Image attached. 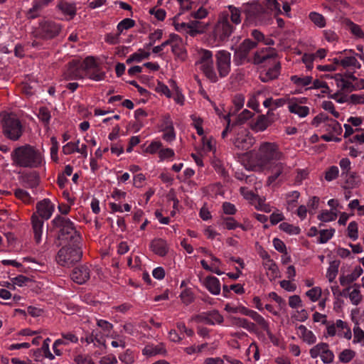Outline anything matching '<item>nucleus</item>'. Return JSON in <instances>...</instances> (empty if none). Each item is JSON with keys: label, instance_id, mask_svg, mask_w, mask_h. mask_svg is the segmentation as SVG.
Here are the masks:
<instances>
[{"label": "nucleus", "instance_id": "nucleus-1", "mask_svg": "<svg viewBox=\"0 0 364 364\" xmlns=\"http://www.w3.org/2000/svg\"><path fill=\"white\" fill-rule=\"evenodd\" d=\"M14 164L24 168H37L42 164L41 153L29 144L16 148L11 154Z\"/></svg>", "mask_w": 364, "mask_h": 364}, {"label": "nucleus", "instance_id": "nucleus-2", "mask_svg": "<svg viewBox=\"0 0 364 364\" xmlns=\"http://www.w3.org/2000/svg\"><path fill=\"white\" fill-rule=\"evenodd\" d=\"M277 56V53L275 50L272 48H266L259 51H257L254 55L253 63L255 65H259L267 61L273 60L272 67L269 68L264 73H261L259 79L263 82H267L269 80L277 79L281 70V63L279 61H275V58Z\"/></svg>", "mask_w": 364, "mask_h": 364}, {"label": "nucleus", "instance_id": "nucleus-3", "mask_svg": "<svg viewBox=\"0 0 364 364\" xmlns=\"http://www.w3.org/2000/svg\"><path fill=\"white\" fill-rule=\"evenodd\" d=\"M81 236L77 231L70 237V243L62 247L57 254L58 262L62 266H68L78 262L82 257V251L78 244Z\"/></svg>", "mask_w": 364, "mask_h": 364}, {"label": "nucleus", "instance_id": "nucleus-4", "mask_svg": "<svg viewBox=\"0 0 364 364\" xmlns=\"http://www.w3.org/2000/svg\"><path fill=\"white\" fill-rule=\"evenodd\" d=\"M4 135L12 141H17L23 134V127L20 120L13 114L4 115L1 120Z\"/></svg>", "mask_w": 364, "mask_h": 364}, {"label": "nucleus", "instance_id": "nucleus-5", "mask_svg": "<svg viewBox=\"0 0 364 364\" xmlns=\"http://www.w3.org/2000/svg\"><path fill=\"white\" fill-rule=\"evenodd\" d=\"M282 153L279 151L278 146L274 143L262 144L257 154V163L261 167L266 166L272 160H279Z\"/></svg>", "mask_w": 364, "mask_h": 364}, {"label": "nucleus", "instance_id": "nucleus-6", "mask_svg": "<svg viewBox=\"0 0 364 364\" xmlns=\"http://www.w3.org/2000/svg\"><path fill=\"white\" fill-rule=\"evenodd\" d=\"M257 43L250 39H245L237 48L235 50L234 60L235 63L239 65H242L247 59L250 51L256 48Z\"/></svg>", "mask_w": 364, "mask_h": 364}, {"label": "nucleus", "instance_id": "nucleus-7", "mask_svg": "<svg viewBox=\"0 0 364 364\" xmlns=\"http://www.w3.org/2000/svg\"><path fill=\"white\" fill-rule=\"evenodd\" d=\"M83 73L81 61L79 60H73L68 64V68L63 73V77L66 80L82 79L85 76L83 75Z\"/></svg>", "mask_w": 364, "mask_h": 364}, {"label": "nucleus", "instance_id": "nucleus-8", "mask_svg": "<svg viewBox=\"0 0 364 364\" xmlns=\"http://www.w3.org/2000/svg\"><path fill=\"white\" fill-rule=\"evenodd\" d=\"M233 29V26L228 21L227 15L218 21L215 28V35H218L220 41L223 42L231 36Z\"/></svg>", "mask_w": 364, "mask_h": 364}, {"label": "nucleus", "instance_id": "nucleus-9", "mask_svg": "<svg viewBox=\"0 0 364 364\" xmlns=\"http://www.w3.org/2000/svg\"><path fill=\"white\" fill-rule=\"evenodd\" d=\"M41 31L39 35L45 39H50L58 36L61 30L60 25L51 22L45 21L40 24Z\"/></svg>", "mask_w": 364, "mask_h": 364}, {"label": "nucleus", "instance_id": "nucleus-10", "mask_svg": "<svg viewBox=\"0 0 364 364\" xmlns=\"http://www.w3.org/2000/svg\"><path fill=\"white\" fill-rule=\"evenodd\" d=\"M36 209L39 217L42 219L48 220L54 210V206L49 199L45 198L37 203Z\"/></svg>", "mask_w": 364, "mask_h": 364}, {"label": "nucleus", "instance_id": "nucleus-11", "mask_svg": "<svg viewBox=\"0 0 364 364\" xmlns=\"http://www.w3.org/2000/svg\"><path fill=\"white\" fill-rule=\"evenodd\" d=\"M71 279L75 283L82 284L90 279V269L86 266L75 268L71 274Z\"/></svg>", "mask_w": 364, "mask_h": 364}, {"label": "nucleus", "instance_id": "nucleus-12", "mask_svg": "<svg viewBox=\"0 0 364 364\" xmlns=\"http://www.w3.org/2000/svg\"><path fill=\"white\" fill-rule=\"evenodd\" d=\"M19 179L26 188H33L39 185L40 177L36 171L22 174Z\"/></svg>", "mask_w": 364, "mask_h": 364}, {"label": "nucleus", "instance_id": "nucleus-13", "mask_svg": "<svg viewBox=\"0 0 364 364\" xmlns=\"http://www.w3.org/2000/svg\"><path fill=\"white\" fill-rule=\"evenodd\" d=\"M225 310L227 311L228 312H231L234 314L240 312L243 315L251 317L254 321L258 320L259 318V314H257L256 311L253 310L248 309L245 306H242L232 307L229 304H227L225 305Z\"/></svg>", "mask_w": 364, "mask_h": 364}, {"label": "nucleus", "instance_id": "nucleus-14", "mask_svg": "<svg viewBox=\"0 0 364 364\" xmlns=\"http://www.w3.org/2000/svg\"><path fill=\"white\" fill-rule=\"evenodd\" d=\"M75 225L73 223V225H70L69 228H65L64 230H61V231H58V235L56 237L55 243L57 247H60L63 245L62 241H67L70 243V237L71 235L75 234Z\"/></svg>", "mask_w": 364, "mask_h": 364}, {"label": "nucleus", "instance_id": "nucleus-15", "mask_svg": "<svg viewBox=\"0 0 364 364\" xmlns=\"http://www.w3.org/2000/svg\"><path fill=\"white\" fill-rule=\"evenodd\" d=\"M204 286L213 294L218 295L220 292V284L218 279L213 276H208L203 282Z\"/></svg>", "mask_w": 364, "mask_h": 364}, {"label": "nucleus", "instance_id": "nucleus-16", "mask_svg": "<svg viewBox=\"0 0 364 364\" xmlns=\"http://www.w3.org/2000/svg\"><path fill=\"white\" fill-rule=\"evenodd\" d=\"M32 228L34 233V238L37 243H39L41 239L43 221L40 219L36 213L31 216Z\"/></svg>", "mask_w": 364, "mask_h": 364}, {"label": "nucleus", "instance_id": "nucleus-17", "mask_svg": "<svg viewBox=\"0 0 364 364\" xmlns=\"http://www.w3.org/2000/svg\"><path fill=\"white\" fill-rule=\"evenodd\" d=\"M150 248L156 255L164 257L168 252L167 244L162 239L153 240L150 244Z\"/></svg>", "mask_w": 364, "mask_h": 364}, {"label": "nucleus", "instance_id": "nucleus-18", "mask_svg": "<svg viewBox=\"0 0 364 364\" xmlns=\"http://www.w3.org/2000/svg\"><path fill=\"white\" fill-rule=\"evenodd\" d=\"M363 273V269L360 266H357L353 272L347 276L341 275L339 278L340 284L342 286H346L355 281Z\"/></svg>", "mask_w": 364, "mask_h": 364}, {"label": "nucleus", "instance_id": "nucleus-19", "mask_svg": "<svg viewBox=\"0 0 364 364\" xmlns=\"http://www.w3.org/2000/svg\"><path fill=\"white\" fill-rule=\"evenodd\" d=\"M284 169V165L282 163H277L271 165L268 170L271 172V174L267 178V183L269 186L282 173Z\"/></svg>", "mask_w": 364, "mask_h": 364}, {"label": "nucleus", "instance_id": "nucleus-20", "mask_svg": "<svg viewBox=\"0 0 364 364\" xmlns=\"http://www.w3.org/2000/svg\"><path fill=\"white\" fill-rule=\"evenodd\" d=\"M343 24L346 27V28L349 30L351 32V33L354 35L355 37L358 38H364V33L362 31L361 28L358 25L353 23L350 19L345 18L343 21Z\"/></svg>", "mask_w": 364, "mask_h": 364}, {"label": "nucleus", "instance_id": "nucleus-21", "mask_svg": "<svg viewBox=\"0 0 364 364\" xmlns=\"http://www.w3.org/2000/svg\"><path fill=\"white\" fill-rule=\"evenodd\" d=\"M53 225V229H59L58 231H61V230H64L65 228H69L70 225H73V222L69 219L61 215H58L55 217L51 222Z\"/></svg>", "mask_w": 364, "mask_h": 364}, {"label": "nucleus", "instance_id": "nucleus-22", "mask_svg": "<svg viewBox=\"0 0 364 364\" xmlns=\"http://www.w3.org/2000/svg\"><path fill=\"white\" fill-rule=\"evenodd\" d=\"M270 124L271 122L268 119L267 116L264 114H261L257 117L256 122L254 124H251V129L264 131Z\"/></svg>", "mask_w": 364, "mask_h": 364}, {"label": "nucleus", "instance_id": "nucleus-23", "mask_svg": "<svg viewBox=\"0 0 364 364\" xmlns=\"http://www.w3.org/2000/svg\"><path fill=\"white\" fill-rule=\"evenodd\" d=\"M340 260H333L330 262L329 267L327 269V274L326 277L328 279L329 282H333V280L336 279L338 272V267L340 265Z\"/></svg>", "mask_w": 364, "mask_h": 364}, {"label": "nucleus", "instance_id": "nucleus-24", "mask_svg": "<svg viewBox=\"0 0 364 364\" xmlns=\"http://www.w3.org/2000/svg\"><path fill=\"white\" fill-rule=\"evenodd\" d=\"M166 350L163 347V344L161 343L160 346H157L155 347L146 346L143 350V354L146 355L148 356H154L157 354H166Z\"/></svg>", "mask_w": 364, "mask_h": 364}, {"label": "nucleus", "instance_id": "nucleus-25", "mask_svg": "<svg viewBox=\"0 0 364 364\" xmlns=\"http://www.w3.org/2000/svg\"><path fill=\"white\" fill-rule=\"evenodd\" d=\"M290 112L299 115L300 117H304L308 115L309 108L306 106H301L296 103L292 104L289 106Z\"/></svg>", "mask_w": 364, "mask_h": 364}, {"label": "nucleus", "instance_id": "nucleus-26", "mask_svg": "<svg viewBox=\"0 0 364 364\" xmlns=\"http://www.w3.org/2000/svg\"><path fill=\"white\" fill-rule=\"evenodd\" d=\"M58 7L63 14L70 16L71 18H73L76 14V8L73 4L60 2L58 5Z\"/></svg>", "mask_w": 364, "mask_h": 364}, {"label": "nucleus", "instance_id": "nucleus-27", "mask_svg": "<svg viewBox=\"0 0 364 364\" xmlns=\"http://www.w3.org/2000/svg\"><path fill=\"white\" fill-rule=\"evenodd\" d=\"M201 69L205 74V75L213 82H216L218 81V77L214 71L213 65L210 62L209 64H205V65H202Z\"/></svg>", "mask_w": 364, "mask_h": 364}, {"label": "nucleus", "instance_id": "nucleus-28", "mask_svg": "<svg viewBox=\"0 0 364 364\" xmlns=\"http://www.w3.org/2000/svg\"><path fill=\"white\" fill-rule=\"evenodd\" d=\"M326 131L329 134L336 133L341 134L342 132V127L339 122L335 119H331L328 123L325 124Z\"/></svg>", "mask_w": 364, "mask_h": 364}, {"label": "nucleus", "instance_id": "nucleus-29", "mask_svg": "<svg viewBox=\"0 0 364 364\" xmlns=\"http://www.w3.org/2000/svg\"><path fill=\"white\" fill-rule=\"evenodd\" d=\"M200 53H201V56L200 60L196 62V65L201 64L202 65H205V64L210 63V62L213 64V53L211 51L205 49H201Z\"/></svg>", "mask_w": 364, "mask_h": 364}, {"label": "nucleus", "instance_id": "nucleus-30", "mask_svg": "<svg viewBox=\"0 0 364 364\" xmlns=\"http://www.w3.org/2000/svg\"><path fill=\"white\" fill-rule=\"evenodd\" d=\"M81 65L82 68V70L85 73V75H87V71L91 68H97L98 67L97 63L95 62V59L92 56H88L85 58V60L81 62Z\"/></svg>", "mask_w": 364, "mask_h": 364}, {"label": "nucleus", "instance_id": "nucleus-31", "mask_svg": "<svg viewBox=\"0 0 364 364\" xmlns=\"http://www.w3.org/2000/svg\"><path fill=\"white\" fill-rule=\"evenodd\" d=\"M139 51L141 53H134L126 60V63L130 64L134 61L141 62L143 59L148 58L150 55L149 52L143 51L141 49H139Z\"/></svg>", "mask_w": 364, "mask_h": 364}, {"label": "nucleus", "instance_id": "nucleus-32", "mask_svg": "<svg viewBox=\"0 0 364 364\" xmlns=\"http://www.w3.org/2000/svg\"><path fill=\"white\" fill-rule=\"evenodd\" d=\"M259 318L258 320H255V321H256L261 326V328L266 331L271 341L274 343V340H276V338L269 329V323L261 315H259Z\"/></svg>", "mask_w": 364, "mask_h": 364}, {"label": "nucleus", "instance_id": "nucleus-33", "mask_svg": "<svg viewBox=\"0 0 364 364\" xmlns=\"http://www.w3.org/2000/svg\"><path fill=\"white\" fill-rule=\"evenodd\" d=\"M254 114L248 109H244L237 117L236 121L231 125L232 127L236 125H241L244 124L248 119L251 118Z\"/></svg>", "mask_w": 364, "mask_h": 364}, {"label": "nucleus", "instance_id": "nucleus-34", "mask_svg": "<svg viewBox=\"0 0 364 364\" xmlns=\"http://www.w3.org/2000/svg\"><path fill=\"white\" fill-rule=\"evenodd\" d=\"M279 228L282 231L288 233V234H294L299 235L300 233V228L298 226H294L291 224L284 222L279 225Z\"/></svg>", "mask_w": 364, "mask_h": 364}, {"label": "nucleus", "instance_id": "nucleus-35", "mask_svg": "<svg viewBox=\"0 0 364 364\" xmlns=\"http://www.w3.org/2000/svg\"><path fill=\"white\" fill-rule=\"evenodd\" d=\"M291 81L296 85L307 86L312 82L311 76H305L304 77H298L297 75H292Z\"/></svg>", "mask_w": 364, "mask_h": 364}, {"label": "nucleus", "instance_id": "nucleus-36", "mask_svg": "<svg viewBox=\"0 0 364 364\" xmlns=\"http://www.w3.org/2000/svg\"><path fill=\"white\" fill-rule=\"evenodd\" d=\"M180 298L182 301V302L188 305L191 304L194 299V295L192 291L190 289H184L180 294Z\"/></svg>", "mask_w": 364, "mask_h": 364}, {"label": "nucleus", "instance_id": "nucleus-37", "mask_svg": "<svg viewBox=\"0 0 364 364\" xmlns=\"http://www.w3.org/2000/svg\"><path fill=\"white\" fill-rule=\"evenodd\" d=\"M309 18L315 25L320 28L324 27L326 25L325 18L321 14L316 12H311L309 14Z\"/></svg>", "mask_w": 364, "mask_h": 364}, {"label": "nucleus", "instance_id": "nucleus-38", "mask_svg": "<svg viewBox=\"0 0 364 364\" xmlns=\"http://www.w3.org/2000/svg\"><path fill=\"white\" fill-rule=\"evenodd\" d=\"M340 65H342L344 68L349 66H353L357 68H360L361 67L357 59L353 56L346 57L345 58L342 59L340 62Z\"/></svg>", "mask_w": 364, "mask_h": 364}, {"label": "nucleus", "instance_id": "nucleus-39", "mask_svg": "<svg viewBox=\"0 0 364 364\" xmlns=\"http://www.w3.org/2000/svg\"><path fill=\"white\" fill-rule=\"evenodd\" d=\"M135 26V21L132 18H124L120 21L117 25V31L121 33L123 30H127Z\"/></svg>", "mask_w": 364, "mask_h": 364}, {"label": "nucleus", "instance_id": "nucleus-40", "mask_svg": "<svg viewBox=\"0 0 364 364\" xmlns=\"http://www.w3.org/2000/svg\"><path fill=\"white\" fill-rule=\"evenodd\" d=\"M216 63L230 65V54L225 50L218 51L216 54Z\"/></svg>", "mask_w": 364, "mask_h": 364}, {"label": "nucleus", "instance_id": "nucleus-41", "mask_svg": "<svg viewBox=\"0 0 364 364\" xmlns=\"http://www.w3.org/2000/svg\"><path fill=\"white\" fill-rule=\"evenodd\" d=\"M335 232V230L333 228H331L329 230H321L319 231L320 237L318 238V242L320 243H326L330 240Z\"/></svg>", "mask_w": 364, "mask_h": 364}, {"label": "nucleus", "instance_id": "nucleus-42", "mask_svg": "<svg viewBox=\"0 0 364 364\" xmlns=\"http://www.w3.org/2000/svg\"><path fill=\"white\" fill-rule=\"evenodd\" d=\"M337 218V213L333 211L325 210L318 215V219L322 222H330L335 220Z\"/></svg>", "mask_w": 364, "mask_h": 364}, {"label": "nucleus", "instance_id": "nucleus-43", "mask_svg": "<svg viewBox=\"0 0 364 364\" xmlns=\"http://www.w3.org/2000/svg\"><path fill=\"white\" fill-rule=\"evenodd\" d=\"M355 355V353L350 349L343 350L339 355V360L341 362L347 363L350 362Z\"/></svg>", "mask_w": 364, "mask_h": 364}, {"label": "nucleus", "instance_id": "nucleus-44", "mask_svg": "<svg viewBox=\"0 0 364 364\" xmlns=\"http://www.w3.org/2000/svg\"><path fill=\"white\" fill-rule=\"evenodd\" d=\"M43 3L41 1H36L33 7L29 9L27 13V18L30 19H33L38 16L37 12L41 10L43 6Z\"/></svg>", "mask_w": 364, "mask_h": 364}, {"label": "nucleus", "instance_id": "nucleus-45", "mask_svg": "<svg viewBox=\"0 0 364 364\" xmlns=\"http://www.w3.org/2000/svg\"><path fill=\"white\" fill-rule=\"evenodd\" d=\"M348 230V236L353 239V240H355L358 237V224L356 222L353 221L350 222L347 228Z\"/></svg>", "mask_w": 364, "mask_h": 364}, {"label": "nucleus", "instance_id": "nucleus-46", "mask_svg": "<svg viewBox=\"0 0 364 364\" xmlns=\"http://www.w3.org/2000/svg\"><path fill=\"white\" fill-rule=\"evenodd\" d=\"M321 289L318 287H314L307 291L306 295L312 301H316L321 296Z\"/></svg>", "mask_w": 364, "mask_h": 364}, {"label": "nucleus", "instance_id": "nucleus-47", "mask_svg": "<svg viewBox=\"0 0 364 364\" xmlns=\"http://www.w3.org/2000/svg\"><path fill=\"white\" fill-rule=\"evenodd\" d=\"M266 12L265 9L260 4H256L250 11H249V16L255 18H259L262 14Z\"/></svg>", "mask_w": 364, "mask_h": 364}, {"label": "nucleus", "instance_id": "nucleus-48", "mask_svg": "<svg viewBox=\"0 0 364 364\" xmlns=\"http://www.w3.org/2000/svg\"><path fill=\"white\" fill-rule=\"evenodd\" d=\"M228 9L231 13L230 18L232 22L235 24L240 23L241 22L240 11L233 6H229Z\"/></svg>", "mask_w": 364, "mask_h": 364}, {"label": "nucleus", "instance_id": "nucleus-49", "mask_svg": "<svg viewBox=\"0 0 364 364\" xmlns=\"http://www.w3.org/2000/svg\"><path fill=\"white\" fill-rule=\"evenodd\" d=\"M326 347H328V345L326 343H320L313 347L310 350V355L313 358H316L318 355L322 353L323 349L326 348Z\"/></svg>", "mask_w": 364, "mask_h": 364}, {"label": "nucleus", "instance_id": "nucleus-50", "mask_svg": "<svg viewBox=\"0 0 364 364\" xmlns=\"http://www.w3.org/2000/svg\"><path fill=\"white\" fill-rule=\"evenodd\" d=\"M338 176V168L336 166H331L325 173V179L331 181Z\"/></svg>", "mask_w": 364, "mask_h": 364}, {"label": "nucleus", "instance_id": "nucleus-51", "mask_svg": "<svg viewBox=\"0 0 364 364\" xmlns=\"http://www.w3.org/2000/svg\"><path fill=\"white\" fill-rule=\"evenodd\" d=\"M328 347H326V348L323 349L322 353L321 354V360L324 363H331L333 360V353L331 350H330Z\"/></svg>", "mask_w": 364, "mask_h": 364}, {"label": "nucleus", "instance_id": "nucleus-52", "mask_svg": "<svg viewBox=\"0 0 364 364\" xmlns=\"http://www.w3.org/2000/svg\"><path fill=\"white\" fill-rule=\"evenodd\" d=\"M331 119L328 117V115H326L324 113H320L318 115H316L312 120L311 124L316 127H318L321 123L322 122H327L328 123Z\"/></svg>", "mask_w": 364, "mask_h": 364}, {"label": "nucleus", "instance_id": "nucleus-53", "mask_svg": "<svg viewBox=\"0 0 364 364\" xmlns=\"http://www.w3.org/2000/svg\"><path fill=\"white\" fill-rule=\"evenodd\" d=\"M38 117L42 122L48 124L50 119V113L48 109L46 107H41L39 109Z\"/></svg>", "mask_w": 364, "mask_h": 364}, {"label": "nucleus", "instance_id": "nucleus-54", "mask_svg": "<svg viewBox=\"0 0 364 364\" xmlns=\"http://www.w3.org/2000/svg\"><path fill=\"white\" fill-rule=\"evenodd\" d=\"M358 174L355 172H348V176L346 175V183L348 185V188H353L358 184L356 179L358 178Z\"/></svg>", "mask_w": 364, "mask_h": 364}, {"label": "nucleus", "instance_id": "nucleus-55", "mask_svg": "<svg viewBox=\"0 0 364 364\" xmlns=\"http://www.w3.org/2000/svg\"><path fill=\"white\" fill-rule=\"evenodd\" d=\"M349 298L354 305H358L362 300V295L358 289H354L350 294Z\"/></svg>", "mask_w": 364, "mask_h": 364}, {"label": "nucleus", "instance_id": "nucleus-56", "mask_svg": "<svg viewBox=\"0 0 364 364\" xmlns=\"http://www.w3.org/2000/svg\"><path fill=\"white\" fill-rule=\"evenodd\" d=\"M222 219L223 220L225 228L228 230H234L239 226V223H237L232 217H223Z\"/></svg>", "mask_w": 364, "mask_h": 364}, {"label": "nucleus", "instance_id": "nucleus-57", "mask_svg": "<svg viewBox=\"0 0 364 364\" xmlns=\"http://www.w3.org/2000/svg\"><path fill=\"white\" fill-rule=\"evenodd\" d=\"M316 55L304 53L302 56V62L306 64L308 70H311L313 68V62L315 59Z\"/></svg>", "mask_w": 364, "mask_h": 364}, {"label": "nucleus", "instance_id": "nucleus-58", "mask_svg": "<svg viewBox=\"0 0 364 364\" xmlns=\"http://www.w3.org/2000/svg\"><path fill=\"white\" fill-rule=\"evenodd\" d=\"M14 194L16 198L22 200L25 203H29L31 201V197L29 194L28 193V192L23 189L17 188L15 191Z\"/></svg>", "mask_w": 364, "mask_h": 364}, {"label": "nucleus", "instance_id": "nucleus-59", "mask_svg": "<svg viewBox=\"0 0 364 364\" xmlns=\"http://www.w3.org/2000/svg\"><path fill=\"white\" fill-rule=\"evenodd\" d=\"M273 245L274 248L279 252L284 255H287V250L285 244L282 240L279 238H274L273 240Z\"/></svg>", "mask_w": 364, "mask_h": 364}, {"label": "nucleus", "instance_id": "nucleus-60", "mask_svg": "<svg viewBox=\"0 0 364 364\" xmlns=\"http://www.w3.org/2000/svg\"><path fill=\"white\" fill-rule=\"evenodd\" d=\"M80 152V148L73 142H68L63 147V154L68 155L73 152Z\"/></svg>", "mask_w": 364, "mask_h": 364}, {"label": "nucleus", "instance_id": "nucleus-61", "mask_svg": "<svg viewBox=\"0 0 364 364\" xmlns=\"http://www.w3.org/2000/svg\"><path fill=\"white\" fill-rule=\"evenodd\" d=\"M340 166L343 171L342 173V176L346 175L348 176V172L350 169V161L348 158H343L340 161Z\"/></svg>", "mask_w": 364, "mask_h": 364}, {"label": "nucleus", "instance_id": "nucleus-62", "mask_svg": "<svg viewBox=\"0 0 364 364\" xmlns=\"http://www.w3.org/2000/svg\"><path fill=\"white\" fill-rule=\"evenodd\" d=\"M223 213L226 215H235L237 212L235 206L229 202H225L223 204Z\"/></svg>", "mask_w": 364, "mask_h": 364}, {"label": "nucleus", "instance_id": "nucleus-63", "mask_svg": "<svg viewBox=\"0 0 364 364\" xmlns=\"http://www.w3.org/2000/svg\"><path fill=\"white\" fill-rule=\"evenodd\" d=\"M119 359L125 364H132L134 362V356L129 349H127L124 354L119 356Z\"/></svg>", "mask_w": 364, "mask_h": 364}, {"label": "nucleus", "instance_id": "nucleus-64", "mask_svg": "<svg viewBox=\"0 0 364 364\" xmlns=\"http://www.w3.org/2000/svg\"><path fill=\"white\" fill-rule=\"evenodd\" d=\"M171 50L173 53L176 55L178 58H180L182 60L185 59L186 53L183 50V48L178 44L171 46Z\"/></svg>", "mask_w": 364, "mask_h": 364}]
</instances>
